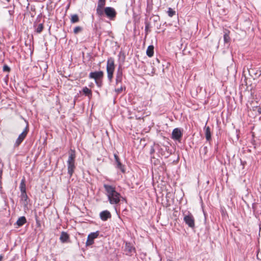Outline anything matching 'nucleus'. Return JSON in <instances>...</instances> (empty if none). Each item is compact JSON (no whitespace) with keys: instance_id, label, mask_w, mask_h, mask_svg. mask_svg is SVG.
Listing matches in <instances>:
<instances>
[{"instance_id":"1","label":"nucleus","mask_w":261,"mask_h":261,"mask_svg":"<svg viewBox=\"0 0 261 261\" xmlns=\"http://www.w3.org/2000/svg\"><path fill=\"white\" fill-rule=\"evenodd\" d=\"M103 187L109 202L111 204H118L120 201L121 196L116 191L115 187L108 184H104Z\"/></svg>"},{"instance_id":"2","label":"nucleus","mask_w":261,"mask_h":261,"mask_svg":"<svg viewBox=\"0 0 261 261\" xmlns=\"http://www.w3.org/2000/svg\"><path fill=\"white\" fill-rule=\"evenodd\" d=\"M75 155L74 151L71 150L69 152V157L67 161L68 174L71 177L75 168Z\"/></svg>"},{"instance_id":"3","label":"nucleus","mask_w":261,"mask_h":261,"mask_svg":"<svg viewBox=\"0 0 261 261\" xmlns=\"http://www.w3.org/2000/svg\"><path fill=\"white\" fill-rule=\"evenodd\" d=\"M115 68L114 59L113 58H108L107 62V72L108 78L110 82L112 81L113 77Z\"/></svg>"},{"instance_id":"4","label":"nucleus","mask_w":261,"mask_h":261,"mask_svg":"<svg viewBox=\"0 0 261 261\" xmlns=\"http://www.w3.org/2000/svg\"><path fill=\"white\" fill-rule=\"evenodd\" d=\"M184 221L189 227L192 228L195 227V219L193 215L190 212L184 215Z\"/></svg>"},{"instance_id":"5","label":"nucleus","mask_w":261,"mask_h":261,"mask_svg":"<svg viewBox=\"0 0 261 261\" xmlns=\"http://www.w3.org/2000/svg\"><path fill=\"white\" fill-rule=\"evenodd\" d=\"M105 14L111 20H114L116 16V12L114 8L107 7L104 9Z\"/></svg>"},{"instance_id":"6","label":"nucleus","mask_w":261,"mask_h":261,"mask_svg":"<svg viewBox=\"0 0 261 261\" xmlns=\"http://www.w3.org/2000/svg\"><path fill=\"white\" fill-rule=\"evenodd\" d=\"M182 136V133L180 128H175L173 130L171 136L172 139L180 142Z\"/></svg>"},{"instance_id":"7","label":"nucleus","mask_w":261,"mask_h":261,"mask_svg":"<svg viewBox=\"0 0 261 261\" xmlns=\"http://www.w3.org/2000/svg\"><path fill=\"white\" fill-rule=\"evenodd\" d=\"M28 132V127H26L24 130L19 135L14 144V146L17 147L22 143V142L26 137Z\"/></svg>"},{"instance_id":"8","label":"nucleus","mask_w":261,"mask_h":261,"mask_svg":"<svg viewBox=\"0 0 261 261\" xmlns=\"http://www.w3.org/2000/svg\"><path fill=\"white\" fill-rule=\"evenodd\" d=\"M99 236V232L98 231L90 233L87 238L86 245L87 246H91L94 243V240L96 239Z\"/></svg>"},{"instance_id":"9","label":"nucleus","mask_w":261,"mask_h":261,"mask_svg":"<svg viewBox=\"0 0 261 261\" xmlns=\"http://www.w3.org/2000/svg\"><path fill=\"white\" fill-rule=\"evenodd\" d=\"M103 76V72L102 71L92 72L89 74V77L94 79L95 81H98L101 79Z\"/></svg>"},{"instance_id":"10","label":"nucleus","mask_w":261,"mask_h":261,"mask_svg":"<svg viewBox=\"0 0 261 261\" xmlns=\"http://www.w3.org/2000/svg\"><path fill=\"white\" fill-rule=\"evenodd\" d=\"M114 158L116 163V167L119 169L122 172H125V170L123 165L121 163L119 158L116 154H114Z\"/></svg>"},{"instance_id":"11","label":"nucleus","mask_w":261,"mask_h":261,"mask_svg":"<svg viewBox=\"0 0 261 261\" xmlns=\"http://www.w3.org/2000/svg\"><path fill=\"white\" fill-rule=\"evenodd\" d=\"M100 218L102 221H107L109 218L111 217L110 212L107 210L101 212L100 214Z\"/></svg>"},{"instance_id":"12","label":"nucleus","mask_w":261,"mask_h":261,"mask_svg":"<svg viewBox=\"0 0 261 261\" xmlns=\"http://www.w3.org/2000/svg\"><path fill=\"white\" fill-rule=\"evenodd\" d=\"M122 80V71L119 69L117 70L116 77V84H118L119 83H121Z\"/></svg>"},{"instance_id":"13","label":"nucleus","mask_w":261,"mask_h":261,"mask_svg":"<svg viewBox=\"0 0 261 261\" xmlns=\"http://www.w3.org/2000/svg\"><path fill=\"white\" fill-rule=\"evenodd\" d=\"M204 130L206 139L207 141H209L211 139V133L210 127L209 126H205Z\"/></svg>"},{"instance_id":"14","label":"nucleus","mask_w":261,"mask_h":261,"mask_svg":"<svg viewBox=\"0 0 261 261\" xmlns=\"http://www.w3.org/2000/svg\"><path fill=\"white\" fill-rule=\"evenodd\" d=\"M27 222V220L25 217L22 216L19 217L16 221V224L18 226L20 227L22 226Z\"/></svg>"},{"instance_id":"15","label":"nucleus","mask_w":261,"mask_h":261,"mask_svg":"<svg viewBox=\"0 0 261 261\" xmlns=\"http://www.w3.org/2000/svg\"><path fill=\"white\" fill-rule=\"evenodd\" d=\"M154 54V46L153 45H149L148 46L146 50V55L149 57H152Z\"/></svg>"},{"instance_id":"16","label":"nucleus","mask_w":261,"mask_h":261,"mask_svg":"<svg viewBox=\"0 0 261 261\" xmlns=\"http://www.w3.org/2000/svg\"><path fill=\"white\" fill-rule=\"evenodd\" d=\"M69 235L65 232H62L61 234L60 237V239L61 241L63 243H65L69 239Z\"/></svg>"},{"instance_id":"17","label":"nucleus","mask_w":261,"mask_h":261,"mask_svg":"<svg viewBox=\"0 0 261 261\" xmlns=\"http://www.w3.org/2000/svg\"><path fill=\"white\" fill-rule=\"evenodd\" d=\"M28 197L26 193H21V200L22 201V204L25 206L28 204Z\"/></svg>"},{"instance_id":"18","label":"nucleus","mask_w":261,"mask_h":261,"mask_svg":"<svg viewBox=\"0 0 261 261\" xmlns=\"http://www.w3.org/2000/svg\"><path fill=\"white\" fill-rule=\"evenodd\" d=\"M83 93L88 96L89 98H91L92 97V91L88 88L87 87H85L83 89Z\"/></svg>"},{"instance_id":"19","label":"nucleus","mask_w":261,"mask_h":261,"mask_svg":"<svg viewBox=\"0 0 261 261\" xmlns=\"http://www.w3.org/2000/svg\"><path fill=\"white\" fill-rule=\"evenodd\" d=\"M125 250L128 253H131L135 250V248L129 243H126L125 244Z\"/></svg>"},{"instance_id":"20","label":"nucleus","mask_w":261,"mask_h":261,"mask_svg":"<svg viewBox=\"0 0 261 261\" xmlns=\"http://www.w3.org/2000/svg\"><path fill=\"white\" fill-rule=\"evenodd\" d=\"M71 22L74 23L77 22L79 21V18L77 14L72 15L70 19Z\"/></svg>"},{"instance_id":"21","label":"nucleus","mask_w":261,"mask_h":261,"mask_svg":"<svg viewBox=\"0 0 261 261\" xmlns=\"http://www.w3.org/2000/svg\"><path fill=\"white\" fill-rule=\"evenodd\" d=\"M20 189L21 193H26L25 191V185L24 180H22L20 185Z\"/></svg>"},{"instance_id":"22","label":"nucleus","mask_w":261,"mask_h":261,"mask_svg":"<svg viewBox=\"0 0 261 261\" xmlns=\"http://www.w3.org/2000/svg\"><path fill=\"white\" fill-rule=\"evenodd\" d=\"M96 13L99 16H102L105 13L104 10L102 9V7H97Z\"/></svg>"},{"instance_id":"23","label":"nucleus","mask_w":261,"mask_h":261,"mask_svg":"<svg viewBox=\"0 0 261 261\" xmlns=\"http://www.w3.org/2000/svg\"><path fill=\"white\" fill-rule=\"evenodd\" d=\"M43 29V25L42 23H40L37 26V28L36 29V32L37 33H40Z\"/></svg>"},{"instance_id":"24","label":"nucleus","mask_w":261,"mask_h":261,"mask_svg":"<svg viewBox=\"0 0 261 261\" xmlns=\"http://www.w3.org/2000/svg\"><path fill=\"white\" fill-rule=\"evenodd\" d=\"M169 16L172 17L175 14V11L173 10L171 8H168L167 11Z\"/></svg>"},{"instance_id":"25","label":"nucleus","mask_w":261,"mask_h":261,"mask_svg":"<svg viewBox=\"0 0 261 261\" xmlns=\"http://www.w3.org/2000/svg\"><path fill=\"white\" fill-rule=\"evenodd\" d=\"M105 5V0H98L97 7H103Z\"/></svg>"},{"instance_id":"26","label":"nucleus","mask_w":261,"mask_h":261,"mask_svg":"<svg viewBox=\"0 0 261 261\" xmlns=\"http://www.w3.org/2000/svg\"><path fill=\"white\" fill-rule=\"evenodd\" d=\"M82 30V28L81 27H76L74 28L73 32L74 34H77L79 32H81Z\"/></svg>"},{"instance_id":"27","label":"nucleus","mask_w":261,"mask_h":261,"mask_svg":"<svg viewBox=\"0 0 261 261\" xmlns=\"http://www.w3.org/2000/svg\"><path fill=\"white\" fill-rule=\"evenodd\" d=\"M3 70L4 71L9 72L10 70V68L7 65H4L3 67Z\"/></svg>"},{"instance_id":"28","label":"nucleus","mask_w":261,"mask_h":261,"mask_svg":"<svg viewBox=\"0 0 261 261\" xmlns=\"http://www.w3.org/2000/svg\"><path fill=\"white\" fill-rule=\"evenodd\" d=\"M227 34L226 33H225L224 35V42L225 43H227Z\"/></svg>"},{"instance_id":"29","label":"nucleus","mask_w":261,"mask_h":261,"mask_svg":"<svg viewBox=\"0 0 261 261\" xmlns=\"http://www.w3.org/2000/svg\"><path fill=\"white\" fill-rule=\"evenodd\" d=\"M95 83L98 87H100L101 86V81H99V80L95 81Z\"/></svg>"},{"instance_id":"30","label":"nucleus","mask_w":261,"mask_h":261,"mask_svg":"<svg viewBox=\"0 0 261 261\" xmlns=\"http://www.w3.org/2000/svg\"><path fill=\"white\" fill-rule=\"evenodd\" d=\"M122 90H123V88L122 87L115 90L116 92L117 93H120L122 91Z\"/></svg>"},{"instance_id":"31","label":"nucleus","mask_w":261,"mask_h":261,"mask_svg":"<svg viewBox=\"0 0 261 261\" xmlns=\"http://www.w3.org/2000/svg\"><path fill=\"white\" fill-rule=\"evenodd\" d=\"M221 211H222V215H224V216H226V215H227V213H226V211H225V212H224V211H223V210L222 208H221Z\"/></svg>"},{"instance_id":"32","label":"nucleus","mask_w":261,"mask_h":261,"mask_svg":"<svg viewBox=\"0 0 261 261\" xmlns=\"http://www.w3.org/2000/svg\"><path fill=\"white\" fill-rule=\"evenodd\" d=\"M257 112H258L259 114H261V107H259V108L257 109Z\"/></svg>"},{"instance_id":"33","label":"nucleus","mask_w":261,"mask_h":261,"mask_svg":"<svg viewBox=\"0 0 261 261\" xmlns=\"http://www.w3.org/2000/svg\"><path fill=\"white\" fill-rule=\"evenodd\" d=\"M154 149L153 148H151V150H150V153L151 154L153 152H154Z\"/></svg>"},{"instance_id":"34","label":"nucleus","mask_w":261,"mask_h":261,"mask_svg":"<svg viewBox=\"0 0 261 261\" xmlns=\"http://www.w3.org/2000/svg\"><path fill=\"white\" fill-rule=\"evenodd\" d=\"M3 258V256L2 255H0V261H2Z\"/></svg>"},{"instance_id":"35","label":"nucleus","mask_w":261,"mask_h":261,"mask_svg":"<svg viewBox=\"0 0 261 261\" xmlns=\"http://www.w3.org/2000/svg\"><path fill=\"white\" fill-rule=\"evenodd\" d=\"M8 2H9L10 0H6Z\"/></svg>"}]
</instances>
